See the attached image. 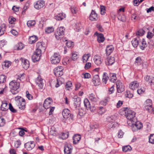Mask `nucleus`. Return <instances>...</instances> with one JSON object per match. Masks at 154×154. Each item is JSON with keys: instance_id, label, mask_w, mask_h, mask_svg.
I'll use <instances>...</instances> for the list:
<instances>
[{"instance_id": "nucleus-1", "label": "nucleus", "mask_w": 154, "mask_h": 154, "mask_svg": "<svg viewBox=\"0 0 154 154\" xmlns=\"http://www.w3.org/2000/svg\"><path fill=\"white\" fill-rule=\"evenodd\" d=\"M124 111L125 112V116L128 120L127 123L128 125L130 124L131 123L134 121L135 116V112L133 110L130 109L128 108H124Z\"/></svg>"}, {"instance_id": "nucleus-2", "label": "nucleus", "mask_w": 154, "mask_h": 154, "mask_svg": "<svg viewBox=\"0 0 154 154\" xmlns=\"http://www.w3.org/2000/svg\"><path fill=\"white\" fill-rule=\"evenodd\" d=\"M14 80L11 81L9 83V88L11 89V91L13 94H17L18 91L17 90L20 87L19 82Z\"/></svg>"}, {"instance_id": "nucleus-3", "label": "nucleus", "mask_w": 154, "mask_h": 154, "mask_svg": "<svg viewBox=\"0 0 154 154\" xmlns=\"http://www.w3.org/2000/svg\"><path fill=\"white\" fill-rule=\"evenodd\" d=\"M65 31V28L61 26L57 28L55 33L56 38L58 40H61L64 36Z\"/></svg>"}, {"instance_id": "nucleus-4", "label": "nucleus", "mask_w": 154, "mask_h": 154, "mask_svg": "<svg viewBox=\"0 0 154 154\" xmlns=\"http://www.w3.org/2000/svg\"><path fill=\"white\" fill-rule=\"evenodd\" d=\"M134 121L131 123V124L129 125L132 126V130L135 131L140 129L143 127L142 124L139 122L137 121L136 119H134Z\"/></svg>"}, {"instance_id": "nucleus-5", "label": "nucleus", "mask_w": 154, "mask_h": 154, "mask_svg": "<svg viewBox=\"0 0 154 154\" xmlns=\"http://www.w3.org/2000/svg\"><path fill=\"white\" fill-rule=\"evenodd\" d=\"M41 56V51L36 50L32 57V59L33 62H36L40 59Z\"/></svg>"}, {"instance_id": "nucleus-6", "label": "nucleus", "mask_w": 154, "mask_h": 154, "mask_svg": "<svg viewBox=\"0 0 154 154\" xmlns=\"http://www.w3.org/2000/svg\"><path fill=\"white\" fill-rule=\"evenodd\" d=\"M116 86L118 93H120L124 91V86L120 81H117Z\"/></svg>"}, {"instance_id": "nucleus-7", "label": "nucleus", "mask_w": 154, "mask_h": 154, "mask_svg": "<svg viewBox=\"0 0 154 154\" xmlns=\"http://www.w3.org/2000/svg\"><path fill=\"white\" fill-rule=\"evenodd\" d=\"M17 99L19 100V109L22 110L24 109L26 104L25 100L23 98H21V97H18Z\"/></svg>"}, {"instance_id": "nucleus-8", "label": "nucleus", "mask_w": 154, "mask_h": 154, "mask_svg": "<svg viewBox=\"0 0 154 154\" xmlns=\"http://www.w3.org/2000/svg\"><path fill=\"white\" fill-rule=\"evenodd\" d=\"M52 102V100L50 97L47 98L45 100L43 106L45 109H48L50 107V104Z\"/></svg>"}, {"instance_id": "nucleus-9", "label": "nucleus", "mask_w": 154, "mask_h": 154, "mask_svg": "<svg viewBox=\"0 0 154 154\" xmlns=\"http://www.w3.org/2000/svg\"><path fill=\"white\" fill-rule=\"evenodd\" d=\"M45 2L43 1H38L34 5L35 8L39 9L42 8L45 5Z\"/></svg>"}, {"instance_id": "nucleus-10", "label": "nucleus", "mask_w": 154, "mask_h": 154, "mask_svg": "<svg viewBox=\"0 0 154 154\" xmlns=\"http://www.w3.org/2000/svg\"><path fill=\"white\" fill-rule=\"evenodd\" d=\"M92 82L95 86L99 85L100 84V79L98 75H95L93 76Z\"/></svg>"}, {"instance_id": "nucleus-11", "label": "nucleus", "mask_w": 154, "mask_h": 154, "mask_svg": "<svg viewBox=\"0 0 154 154\" xmlns=\"http://www.w3.org/2000/svg\"><path fill=\"white\" fill-rule=\"evenodd\" d=\"M35 145V144L33 141H31L30 142H27L24 145L25 147L28 151L30 150L33 148Z\"/></svg>"}, {"instance_id": "nucleus-12", "label": "nucleus", "mask_w": 154, "mask_h": 154, "mask_svg": "<svg viewBox=\"0 0 154 154\" xmlns=\"http://www.w3.org/2000/svg\"><path fill=\"white\" fill-rule=\"evenodd\" d=\"M94 36H97V40L99 43L103 42L105 40V38L103 34L99 33L96 32L94 34Z\"/></svg>"}, {"instance_id": "nucleus-13", "label": "nucleus", "mask_w": 154, "mask_h": 154, "mask_svg": "<svg viewBox=\"0 0 154 154\" xmlns=\"http://www.w3.org/2000/svg\"><path fill=\"white\" fill-rule=\"evenodd\" d=\"M20 60L22 62V65L23 68L26 69H27L29 67V61L27 60L24 59L22 58L20 59Z\"/></svg>"}, {"instance_id": "nucleus-14", "label": "nucleus", "mask_w": 154, "mask_h": 154, "mask_svg": "<svg viewBox=\"0 0 154 154\" xmlns=\"http://www.w3.org/2000/svg\"><path fill=\"white\" fill-rule=\"evenodd\" d=\"M140 40L139 37L137 36V37L134 38L131 41L132 44L134 48H136L138 46Z\"/></svg>"}, {"instance_id": "nucleus-15", "label": "nucleus", "mask_w": 154, "mask_h": 154, "mask_svg": "<svg viewBox=\"0 0 154 154\" xmlns=\"http://www.w3.org/2000/svg\"><path fill=\"white\" fill-rule=\"evenodd\" d=\"M89 18L92 21H95L97 20V14L94 11L92 10Z\"/></svg>"}, {"instance_id": "nucleus-16", "label": "nucleus", "mask_w": 154, "mask_h": 154, "mask_svg": "<svg viewBox=\"0 0 154 154\" xmlns=\"http://www.w3.org/2000/svg\"><path fill=\"white\" fill-rule=\"evenodd\" d=\"M139 85V83L137 81L132 82L129 85V88L132 90H135Z\"/></svg>"}, {"instance_id": "nucleus-17", "label": "nucleus", "mask_w": 154, "mask_h": 154, "mask_svg": "<svg viewBox=\"0 0 154 154\" xmlns=\"http://www.w3.org/2000/svg\"><path fill=\"white\" fill-rule=\"evenodd\" d=\"M36 83L40 88H43L44 84L43 82V79L42 78L40 77H38L36 80Z\"/></svg>"}, {"instance_id": "nucleus-18", "label": "nucleus", "mask_w": 154, "mask_h": 154, "mask_svg": "<svg viewBox=\"0 0 154 154\" xmlns=\"http://www.w3.org/2000/svg\"><path fill=\"white\" fill-rule=\"evenodd\" d=\"M154 36V34L150 32H148L147 33V34L146 36V37L147 38L149 39H150L151 38H152V41L154 40V37L153 36ZM148 43L151 45L152 46H153L154 45V41H153L152 42H151V41L150 42H149Z\"/></svg>"}, {"instance_id": "nucleus-19", "label": "nucleus", "mask_w": 154, "mask_h": 154, "mask_svg": "<svg viewBox=\"0 0 154 154\" xmlns=\"http://www.w3.org/2000/svg\"><path fill=\"white\" fill-rule=\"evenodd\" d=\"M81 137L80 134H76L73 137V143L74 144L77 143L80 140Z\"/></svg>"}, {"instance_id": "nucleus-20", "label": "nucleus", "mask_w": 154, "mask_h": 154, "mask_svg": "<svg viewBox=\"0 0 154 154\" xmlns=\"http://www.w3.org/2000/svg\"><path fill=\"white\" fill-rule=\"evenodd\" d=\"M73 99L74 101V106L76 107L77 106H79L81 103V99L79 97L77 96H74Z\"/></svg>"}, {"instance_id": "nucleus-21", "label": "nucleus", "mask_w": 154, "mask_h": 154, "mask_svg": "<svg viewBox=\"0 0 154 154\" xmlns=\"http://www.w3.org/2000/svg\"><path fill=\"white\" fill-rule=\"evenodd\" d=\"M62 114L64 119H68L69 118L70 111L68 109H64L62 111Z\"/></svg>"}, {"instance_id": "nucleus-22", "label": "nucleus", "mask_w": 154, "mask_h": 154, "mask_svg": "<svg viewBox=\"0 0 154 154\" xmlns=\"http://www.w3.org/2000/svg\"><path fill=\"white\" fill-rule=\"evenodd\" d=\"M72 149L70 145L66 146L64 147V152L65 154H70L72 152Z\"/></svg>"}, {"instance_id": "nucleus-23", "label": "nucleus", "mask_w": 154, "mask_h": 154, "mask_svg": "<svg viewBox=\"0 0 154 154\" xmlns=\"http://www.w3.org/2000/svg\"><path fill=\"white\" fill-rule=\"evenodd\" d=\"M65 17V14L63 13H59L55 17V19L57 20H61Z\"/></svg>"}, {"instance_id": "nucleus-24", "label": "nucleus", "mask_w": 154, "mask_h": 154, "mask_svg": "<svg viewBox=\"0 0 154 154\" xmlns=\"http://www.w3.org/2000/svg\"><path fill=\"white\" fill-rule=\"evenodd\" d=\"M37 40L38 37L35 35L30 36L29 38V43L30 44H32L37 41Z\"/></svg>"}, {"instance_id": "nucleus-25", "label": "nucleus", "mask_w": 154, "mask_h": 154, "mask_svg": "<svg viewBox=\"0 0 154 154\" xmlns=\"http://www.w3.org/2000/svg\"><path fill=\"white\" fill-rule=\"evenodd\" d=\"M8 103L5 101L2 102V104L1 106V109L3 111H5L8 110Z\"/></svg>"}, {"instance_id": "nucleus-26", "label": "nucleus", "mask_w": 154, "mask_h": 154, "mask_svg": "<svg viewBox=\"0 0 154 154\" xmlns=\"http://www.w3.org/2000/svg\"><path fill=\"white\" fill-rule=\"evenodd\" d=\"M113 50V48L112 45L107 46L106 50V55H109Z\"/></svg>"}, {"instance_id": "nucleus-27", "label": "nucleus", "mask_w": 154, "mask_h": 154, "mask_svg": "<svg viewBox=\"0 0 154 154\" xmlns=\"http://www.w3.org/2000/svg\"><path fill=\"white\" fill-rule=\"evenodd\" d=\"M84 104L87 110L90 109L91 111V106L88 100L87 99H85L84 100Z\"/></svg>"}, {"instance_id": "nucleus-28", "label": "nucleus", "mask_w": 154, "mask_h": 154, "mask_svg": "<svg viewBox=\"0 0 154 154\" xmlns=\"http://www.w3.org/2000/svg\"><path fill=\"white\" fill-rule=\"evenodd\" d=\"M115 62V58L114 57H111L107 59V62L106 63L107 65H111Z\"/></svg>"}, {"instance_id": "nucleus-29", "label": "nucleus", "mask_w": 154, "mask_h": 154, "mask_svg": "<svg viewBox=\"0 0 154 154\" xmlns=\"http://www.w3.org/2000/svg\"><path fill=\"white\" fill-rule=\"evenodd\" d=\"M94 60L95 63L97 65H100L101 63V61L100 57L98 56H95L94 57Z\"/></svg>"}, {"instance_id": "nucleus-30", "label": "nucleus", "mask_w": 154, "mask_h": 154, "mask_svg": "<svg viewBox=\"0 0 154 154\" xmlns=\"http://www.w3.org/2000/svg\"><path fill=\"white\" fill-rule=\"evenodd\" d=\"M145 79V80L149 83H152L154 82L153 77L151 76L147 75Z\"/></svg>"}, {"instance_id": "nucleus-31", "label": "nucleus", "mask_w": 154, "mask_h": 154, "mask_svg": "<svg viewBox=\"0 0 154 154\" xmlns=\"http://www.w3.org/2000/svg\"><path fill=\"white\" fill-rule=\"evenodd\" d=\"M147 44L144 39H143L142 41L141 42V45H140V48L142 50H144L145 48L147 47Z\"/></svg>"}, {"instance_id": "nucleus-32", "label": "nucleus", "mask_w": 154, "mask_h": 154, "mask_svg": "<svg viewBox=\"0 0 154 154\" xmlns=\"http://www.w3.org/2000/svg\"><path fill=\"white\" fill-rule=\"evenodd\" d=\"M51 63L52 64H56L59 63L60 61V58H55L54 57H51Z\"/></svg>"}, {"instance_id": "nucleus-33", "label": "nucleus", "mask_w": 154, "mask_h": 154, "mask_svg": "<svg viewBox=\"0 0 154 154\" xmlns=\"http://www.w3.org/2000/svg\"><path fill=\"white\" fill-rule=\"evenodd\" d=\"M44 45V43L43 42H38L36 44V47L37 48L36 50H40L41 51V50L42 49V48H44V47L43 46Z\"/></svg>"}, {"instance_id": "nucleus-34", "label": "nucleus", "mask_w": 154, "mask_h": 154, "mask_svg": "<svg viewBox=\"0 0 154 154\" xmlns=\"http://www.w3.org/2000/svg\"><path fill=\"white\" fill-rule=\"evenodd\" d=\"M11 65V64L9 61H5L2 63V67L3 69H5L6 68H8Z\"/></svg>"}, {"instance_id": "nucleus-35", "label": "nucleus", "mask_w": 154, "mask_h": 154, "mask_svg": "<svg viewBox=\"0 0 154 154\" xmlns=\"http://www.w3.org/2000/svg\"><path fill=\"white\" fill-rule=\"evenodd\" d=\"M57 83L55 85L56 88H58L60 85L64 82V80L61 78H59L57 79Z\"/></svg>"}, {"instance_id": "nucleus-36", "label": "nucleus", "mask_w": 154, "mask_h": 154, "mask_svg": "<svg viewBox=\"0 0 154 154\" xmlns=\"http://www.w3.org/2000/svg\"><path fill=\"white\" fill-rule=\"evenodd\" d=\"M108 79V77L107 75V73L106 72H104L103 75L102 82L105 84H106Z\"/></svg>"}, {"instance_id": "nucleus-37", "label": "nucleus", "mask_w": 154, "mask_h": 154, "mask_svg": "<svg viewBox=\"0 0 154 154\" xmlns=\"http://www.w3.org/2000/svg\"><path fill=\"white\" fill-rule=\"evenodd\" d=\"M110 76L111 77L110 81L112 82H114L116 80L117 78L116 76V74L115 73H110Z\"/></svg>"}, {"instance_id": "nucleus-38", "label": "nucleus", "mask_w": 154, "mask_h": 154, "mask_svg": "<svg viewBox=\"0 0 154 154\" xmlns=\"http://www.w3.org/2000/svg\"><path fill=\"white\" fill-rule=\"evenodd\" d=\"M89 98L90 100L93 102H96L97 101V99L95 97V95L92 93L90 94Z\"/></svg>"}, {"instance_id": "nucleus-39", "label": "nucleus", "mask_w": 154, "mask_h": 154, "mask_svg": "<svg viewBox=\"0 0 154 154\" xmlns=\"http://www.w3.org/2000/svg\"><path fill=\"white\" fill-rule=\"evenodd\" d=\"M90 56V54H84L82 57L83 61L84 63L87 62L89 57Z\"/></svg>"}, {"instance_id": "nucleus-40", "label": "nucleus", "mask_w": 154, "mask_h": 154, "mask_svg": "<svg viewBox=\"0 0 154 154\" xmlns=\"http://www.w3.org/2000/svg\"><path fill=\"white\" fill-rule=\"evenodd\" d=\"M116 119V117L115 115H112L109 116L107 118V120L109 122H112L115 121Z\"/></svg>"}, {"instance_id": "nucleus-41", "label": "nucleus", "mask_w": 154, "mask_h": 154, "mask_svg": "<svg viewBox=\"0 0 154 154\" xmlns=\"http://www.w3.org/2000/svg\"><path fill=\"white\" fill-rule=\"evenodd\" d=\"M131 149V147L129 145L125 146L122 147V151L124 152L130 151Z\"/></svg>"}, {"instance_id": "nucleus-42", "label": "nucleus", "mask_w": 154, "mask_h": 154, "mask_svg": "<svg viewBox=\"0 0 154 154\" xmlns=\"http://www.w3.org/2000/svg\"><path fill=\"white\" fill-rule=\"evenodd\" d=\"M149 137V142L152 144H154V134H150Z\"/></svg>"}, {"instance_id": "nucleus-43", "label": "nucleus", "mask_w": 154, "mask_h": 154, "mask_svg": "<svg viewBox=\"0 0 154 154\" xmlns=\"http://www.w3.org/2000/svg\"><path fill=\"white\" fill-rule=\"evenodd\" d=\"M125 96L126 97L131 98L133 97V95L130 91H127L126 92V94H125Z\"/></svg>"}, {"instance_id": "nucleus-44", "label": "nucleus", "mask_w": 154, "mask_h": 154, "mask_svg": "<svg viewBox=\"0 0 154 154\" xmlns=\"http://www.w3.org/2000/svg\"><path fill=\"white\" fill-rule=\"evenodd\" d=\"M147 105L146 104V106H144V110L147 111L149 112H152V106H147Z\"/></svg>"}, {"instance_id": "nucleus-45", "label": "nucleus", "mask_w": 154, "mask_h": 154, "mask_svg": "<svg viewBox=\"0 0 154 154\" xmlns=\"http://www.w3.org/2000/svg\"><path fill=\"white\" fill-rule=\"evenodd\" d=\"M142 63V61L140 57H138L136 59L135 64L137 65H139L141 64Z\"/></svg>"}, {"instance_id": "nucleus-46", "label": "nucleus", "mask_w": 154, "mask_h": 154, "mask_svg": "<svg viewBox=\"0 0 154 154\" xmlns=\"http://www.w3.org/2000/svg\"><path fill=\"white\" fill-rule=\"evenodd\" d=\"M77 54L76 52H73L72 53L71 59L73 60H75L77 59Z\"/></svg>"}, {"instance_id": "nucleus-47", "label": "nucleus", "mask_w": 154, "mask_h": 154, "mask_svg": "<svg viewBox=\"0 0 154 154\" xmlns=\"http://www.w3.org/2000/svg\"><path fill=\"white\" fill-rule=\"evenodd\" d=\"M6 77L4 75H0V84L3 83L6 80Z\"/></svg>"}, {"instance_id": "nucleus-48", "label": "nucleus", "mask_w": 154, "mask_h": 154, "mask_svg": "<svg viewBox=\"0 0 154 154\" xmlns=\"http://www.w3.org/2000/svg\"><path fill=\"white\" fill-rule=\"evenodd\" d=\"M35 23V20H29L27 22V25L28 27H30L33 26Z\"/></svg>"}, {"instance_id": "nucleus-49", "label": "nucleus", "mask_w": 154, "mask_h": 154, "mask_svg": "<svg viewBox=\"0 0 154 154\" xmlns=\"http://www.w3.org/2000/svg\"><path fill=\"white\" fill-rule=\"evenodd\" d=\"M54 30L52 27H49L45 29V32L47 33H49L53 32Z\"/></svg>"}, {"instance_id": "nucleus-50", "label": "nucleus", "mask_w": 154, "mask_h": 154, "mask_svg": "<svg viewBox=\"0 0 154 154\" xmlns=\"http://www.w3.org/2000/svg\"><path fill=\"white\" fill-rule=\"evenodd\" d=\"M100 13L102 15H104L106 13L105 7L103 5L100 6Z\"/></svg>"}, {"instance_id": "nucleus-51", "label": "nucleus", "mask_w": 154, "mask_h": 154, "mask_svg": "<svg viewBox=\"0 0 154 154\" xmlns=\"http://www.w3.org/2000/svg\"><path fill=\"white\" fill-rule=\"evenodd\" d=\"M99 125L98 124L95 123L93 125H90V128L91 130H93L94 129H97L99 128Z\"/></svg>"}, {"instance_id": "nucleus-52", "label": "nucleus", "mask_w": 154, "mask_h": 154, "mask_svg": "<svg viewBox=\"0 0 154 154\" xmlns=\"http://www.w3.org/2000/svg\"><path fill=\"white\" fill-rule=\"evenodd\" d=\"M72 84L71 82H68L65 85L66 89L68 90H69L70 88L72 86Z\"/></svg>"}, {"instance_id": "nucleus-53", "label": "nucleus", "mask_w": 154, "mask_h": 154, "mask_svg": "<svg viewBox=\"0 0 154 154\" xmlns=\"http://www.w3.org/2000/svg\"><path fill=\"white\" fill-rule=\"evenodd\" d=\"M55 75L56 77H60L62 76L63 74V71H54Z\"/></svg>"}, {"instance_id": "nucleus-54", "label": "nucleus", "mask_w": 154, "mask_h": 154, "mask_svg": "<svg viewBox=\"0 0 154 154\" xmlns=\"http://www.w3.org/2000/svg\"><path fill=\"white\" fill-rule=\"evenodd\" d=\"M16 47L17 50H22L24 46L22 43H20L17 45Z\"/></svg>"}, {"instance_id": "nucleus-55", "label": "nucleus", "mask_w": 154, "mask_h": 154, "mask_svg": "<svg viewBox=\"0 0 154 154\" xmlns=\"http://www.w3.org/2000/svg\"><path fill=\"white\" fill-rule=\"evenodd\" d=\"M144 33V31L143 29L139 30L136 33V34L137 36H142Z\"/></svg>"}, {"instance_id": "nucleus-56", "label": "nucleus", "mask_w": 154, "mask_h": 154, "mask_svg": "<svg viewBox=\"0 0 154 154\" xmlns=\"http://www.w3.org/2000/svg\"><path fill=\"white\" fill-rule=\"evenodd\" d=\"M8 108L13 113H16L17 112V110L13 108L11 103L9 104Z\"/></svg>"}, {"instance_id": "nucleus-57", "label": "nucleus", "mask_w": 154, "mask_h": 154, "mask_svg": "<svg viewBox=\"0 0 154 154\" xmlns=\"http://www.w3.org/2000/svg\"><path fill=\"white\" fill-rule=\"evenodd\" d=\"M26 96L29 100H30L32 99L33 98L32 96L29 93V91H26Z\"/></svg>"}, {"instance_id": "nucleus-58", "label": "nucleus", "mask_w": 154, "mask_h": 154, "mask_svg": "<svg viewBox=\"0 0 154 154\" xmlns=\"http://www.w3.org/2000/svg\"><path fill=\"white\" fill-rule=\"evenodd\" d=\"M146 104L147 105V106H152V100L150 99L147 100L145 103V106H146Z\"/></svg>"}, {"instance_id": "nucleus-59", "label": "nucleus", "mask_w": 154, "mask_h": 154, "mask_svg": "<svg viewBox=\"0 0 154 154\" xmlns=\"http://www.w3.org/2000/svg\"><path fill=\"white\" fill-rule=\"evenodd\" d=\"M145 89L144 88H141L140 89L137 90V92L138 94H143L145 91Z\"/></svg>"}, {"instance_id": "nucleus-60", "label": "nucleus", "mask_w": 154, "mask_h": 154, "mask_svg": "<svg viewBox=\"0 0 154 154\" xmlns=\"http://www.w3.org/2000/svg\"><path fill=\"white\" fill-rule=\"evenodd\" d=\"M63 67L61 66H59L58 67L55 68L54 69V71H63Z\"/></svg>"}, {"instance_id": "nucleus-61", "label": "nucleus", "mask_w": 154, "mask_h": 154, "mask_svg": "<svg viewBox=\"0 0 154 154\" xmlns=\"http://www.w3.org/2000/svg\"><path fill=\"white\" fill-rule=\"evenodd\" d=\"M66 44L69 48H72L73 47V42H66Z\"/></svg>"}, {"instance_id": "nucleus-62", "label": "nucleus", "mask_w": 154, "mask_h": 154, "mask_svg": "<svg viewBox=\"0 0 154 154\" xmlns=\"http://www.w3.org/2000/svg\"><path fill=\"white\" fill-rule=\"evenodd\" d=\"M5 119L0 117V127L3 126L5 124Z\"/></svg>"}, {"instance_id": "nucleus-63", "label": "nucleus", "mask_w": 154, "mask_h": 154, "mask_svg": "<svg viewBox=\"0 0 154 154\" xmlns=\"http://www.w3.org/2000/svg\"><path fill=\"white\" fill-rule=\"evenodd\" d=\"M124 133L122 131V130H120L118 133V137L119 138H121L123 137Z\"/></svg>"}, {"instance_id": "nucleus-64", "label": "nucleus", "mask_w": 154, "mask_h": 154, "mask_svg": "<svg viewBox=\"0 0 154 154\" xmlns=\"http://www.w3.org/2000/svg\"><path fill=\"white\" fill-rule=\"evenodd\" d=\"M6 42L4 40L0 41V48H2L5 45Z\"/></svg>"}]
</instances>
